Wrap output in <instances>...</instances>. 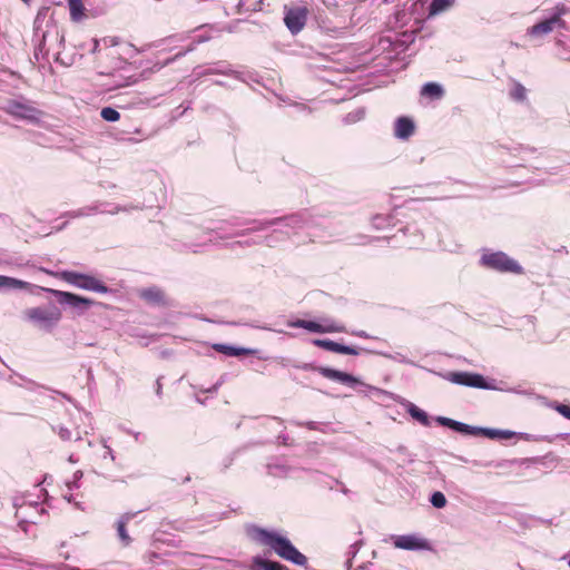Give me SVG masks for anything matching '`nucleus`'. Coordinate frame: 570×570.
Returning <instances> with one entry per match:
<instances>
[{"label":"nucleus","mask_w":570,"mask_h":570,"mask_svg":"<svg viewBox=\"0 0 570 570\" xmlns=\"http://www.w3.org/2000/svg\"><path fill=\"white\" fill-rule=\"evenodd\" d=\"M421 95L438 100L444 96V89L440 83L426 82L421 89Z\"/></svg>","instance_id":"22"},{"label":"nucleus","mask_w":570,"mask_h":570,"mask_svg":"<svg viewBox=\"0 0 570 570\" xmlns=\"http://www.w3.org/2000/svg\"><path fill=\"white\" fill-rule=\"evenodd\" d=\"M60 304L69 305L70 307L78 309L79 312L85 311L94 304V301L87 297H82L69 292L52 291Z\"/></svg>","instance_id":"14"},{"label":"nucleus","mask_w":570,"mask_h":570,"mask_svg":"<svg viewBox=\"0 0 570 570\" xmlns=\"http://www.w3.org/2000/svg\"><path fill=\"white\" fill-rule=\"evenodd\" d=\"M567 12L568 9L564 6L556 7L549 16L528 28L527 36L533 40H541L556 30L566 29L563 16Z\"/></svg>","instance_id":"4"},{"label":"nucleus","mask_w":570,"mask_h":570,"mask_svg":"<svg viewBox=\"0 0 570 570\" xmlns=\"http://www.w3.org/2000/svg\"><path fill=\"white\" fill-rule=\"evenodd\" d=\"M21 509H22V507H21V508H19V509L16 511V514H17V517H18V518H19V514H20Z\"/></svg>","instance_id":"52"},{"label":"nucleus","mask_w":570,"mask_h":570,"mask_svg":"<svg viewBox=\"0 0 570 570\" xmlns=\"http://www.w3.org/2000/svg\"><path fill=\"white\" fill-rule=\"evenodd\" d=\"M430 502L434 508L441 509L445 507L446 498L442 492L436 491L431 495Z\"/></svg>","instance_id":"36"},{"label":"nucleus","mask_w":570,"mask_h":570,"mask_svg":"<svg viewBox=\"0 0 570 570\" xmlns=\"http://www.w3.org/2000/svg\"><path fill=\"white\" fill-rule=\"evenodd\" d=\"M98 46H99L98 41H97V40H95L94 51H96V50L98 49Z\"/></svg>","instance_id":"50"},{"label":"nucleus","mask_w":570,"mask_h":570,"mask_svg":"<svg viewBox=\"0 0 570 570\" xmlns=\"http://www.w3.org/2000/svg\"><path fill=\"white\" fill-rule=\"evenodd\" d=\"M480 264L500 273L523 274L522 266L503 252L484 250L480 257Z\"/></svg>","instance_id":"5"},{"label":"nucleus","mask_w":570,"mask_h":570,"mask_svg":"<svg viewBox=\"0 0 570 570\" xmlns=\"http://www.w3.org/2000/svg\"><path fill=\"white\" fill-rule=\"evenodd\" d=\"M194 73L197 77H203V76H208V75H226V76H232V77L238 78V72L230 69L229 66H227L225 63H215L214 66H210L206 69L198 67L194 70Z\"/></svg>","instance_id":"17"},{"label":"nucleus","mask_w":570,"mask_h":570,"mask_svg":"<svg viewBox=\"0 0 570 570\" xmlns=\"http://www.w3.org/2000/svg\"><path fill=\"white\" fill-rule=\"evenodd\" d=\"M82 478V472L81 471H76L73 473V478L71 481H67L66 482V487L68 488L69 491L78 488V481Z\"/></svg>","instance_id":"38"},{"label":"nucleus","mask_w":570,"mask_h":570,"mask_svg":"<svg viewBox=\"0 0 570 570\" xmlns=\"http://www.w3.org/2000/svg\"><path fill=\"white\" fill-rule=\"evenodd\" d=\"M63 498H65L69 503H71V502H72V495H71V494H69V493H65V494H63Z\"/></svg>","instance_id":"48"},{"label":"nucleus","mask_w":570,"mask_h":570,"mask_svg":"<svg viewBox=\"0 0 570 570\" xmlns=\"http://www.w3.org/2000/svg\"><path fill=\"white\" fill-rule=\"evenodd\" d=\"M315 346L322 347L326 351L346 354V355H358L360 351L356 347L343 345L331 340L315 338L313 340Z\"/></svg>","instance_id":"16"},{"label":"nucleus","mask_w":570,"mask_h":570,"mask_svg":"<svg viewBox=\"0 0 570 570\" xmlns=\"http://www.w3.org/2000/svg\"><path fill=\"white\" fill-rule=\"evenodd\" d=\"M446 381L470 387H476L482 390H498V391H507L501 386L495 385L494 380L488 381L481 374L469 373V372H449L443 376ZM508 392H517L513 389L508 390Z\"/></svg>","instance_id":"6"},{"label":"nucleus","mask_w":570,"mask_h":570,"mask_svg":"<svg viewBox=\"0 0 570 570\" xmlns=\"http://www.w3.org/2000/svg\"><path fill=\"white\" fill-rule=\"evenodd\" d=\"M392 223V218L389 215H375L372 218V225L376 229H383L386 226H390Z\"/></svg>","instance_id":"32"},{"label":"nucleus","mask_w":570,"mask_h":570,"mask_svg":"<svg viewBox=\"0 0 570 570\" xmlns=\"http://www.w3.org/2000/svg\"><path fill=\"white\" fill-rule=\"evenodd\" d=\"M480 435L491 440H509L515 436L517 433L510 430L480 428Z\"/></svg>","instance_id":"20"},{"label":"nucleus","mask_w":570,"mask_h":570,"mask_svg":"<svg viewBox=\"0 0 570 570\" xmlns=\"http://www.w3.org/2000/svg\"><path fill=\"white\" fill-rule=\"evenodd\" d=\"M57 433L60 436V439L63 440V441L71 440V431L68 428L59 426L57 429Z\"/></svg>","instance_id":"39"},{"label":"nucleus","mask_w":570,"mask_h":570,"mask_svg":"<svg viewBox=\"0 0 570 570\" xmlns=\"http://www.w3.org/2000/svg\"><path fill=\"white\" fill-rule=\"evenodd\" d=\"M51 29H52V31H55V33H56L57 38L59 39V41L60 42L63 41V36L59 33L57 27L51 24Z\"/></svg>","instance_id":"44"},{"label":"nucleus","mask_w":570,"mask_h":570,"mask_svg":"<svg viewBox=\"0 0 570 570\" xmlns=\"http://www.w3.org/2000/svg\"><path fill=\"white\" fill-rule=\"evenodd\" d=\"M454 424H455L454 431H456V432L469 434V435H480V428L479 426L468 425V424L462 423V422H458V423H454Z\"/></svg>","instance_id":"33"},{"label":"nucleus","mask_w":570,"mask_h":570,"mask_svg":"<svg viewBox=\"0 0 570 570\" xmlns=\"http://www.w3.org/2000/svg\"><path fill=\"white\" fill-rule=\"evenodd\" d=\"M23 2L28 3L30 0H22Z\"/></svg>","instance_id":"54"},{"label":"nucleus","mask_w":570,"mask_h":570,"mask_svg":"<svg viewBox=\"0 0 570 570\" xmlns=\"http://www.w3.org/2000/svg\"><path fill=\"white\" fill-rule=\"evenodd\" d=\"M100 116L104 120L109 121V122H115V121L119 120V118H120V114L111 107L102 108L100 111Z\"/></svg>","instance_id":"34"},{"label":"nucleus","mask_w":570,"mask_h":570,"mask_svg":"<svg viewBox=\"0 0 570 570\" xmlns=\"http://www.w3.org/2000/svg\"><path fill=\"white\" fill-rule=\"evenodd\" d=\"M287 325L318 334L346 332V327L343 324L327 317H322L318 321L295 320L289 321Z\"/></svg>","instance_id":"8"},{"label":"nucleus","mask_w":570,"mask_h":570,"mask_svg":"<svg viewBox=\"0 0 570 570\" xmlns=\"http://www.w3.org/2000/svg\"><path fill=\"white\" fill-rule=\"evenodd\" d=\"M4 111L16 119L27 120L29 122H37L41 115L37 108L18 100L8 101Z\"/></svg>","instance_id":"9"},{"label":"nucleus","mask_w":570,"mask_h":570,"mask_svg":"<svg viewBox=\"0 0 570 570\" xmlns=\"http://www.w3.org/2000/svg\"><path fill=\"white\" fill-rule=\"evenodd\" d=\"M351 334L363 338L370 337V335L365 331H352Z\"/></svg>","instance_id":"42"},{"label":"nucleus","mask_w":570,"mask_h":570,"mask_svg":"<svg viewBox=\"0 0 570 570\" xmlns=\"http://www.w3.org/2000/svg\"><path fill=\"white\" fill-rule=\"evenodd\" d=\"M311 222V216L308 213H296L286 217L269 219V220H242L237 217H233L228 220L223 222L219 226L212 229V232H222L226 229V226L240 227L245 225L252 224L253 226L248 228L246 232H237L233 234V236H243L247 232H261L265 230L269 227L276 226L275 230H283L285 228L298 229L307 226Z\"/></svg>","instance_id":"2"},{"label":"nucleus","mask_w":570,"mask_h":570,"mask_svg":"<svg viewBox=\"0 0 570 570\" xmlns=\"http://www.w3.org/2000/svg\"><path fill=\"white\" fill-rule=\"evenodd\" d=\"M405 409H406V412L414 420H416L417 422H420L421 424H423L425 426L430 425V420H429L428 414L423 410L417 407L415 404H413L411 402H406L405 403Z\"/></svg>","instance_id":"24"},{"label":"nucleus","mask_w":570,"mask_h":570,"mask_svg":"<svg viewBox=\"0 0 570 570\" xmlns=\"http://www.w3.org/2000/svg\"><path fill=\"white\" fill-rule=\"evenodd\" d=\"M262 1L263 0H258L255 4H248L246 0H237L234 4L226 3V7H233L235 9V13L258 11L261 9Z\"/></svg>","instance_id":"25"},{"label":"nucleus","mask_w":570,"mask_h":570,"mask_svg":"<svg viewBox=\"0 0 570 570\" xmlns=\"http://www.w3.org/2000/svg\"><path fill=\"white\" fill-rule=\"evenodd\" d=\"M558 413H560L563 417L570 420V406L566 404H558L556 406Z\"/></svg>","instance_id":"40"},{"label":"nucleus","mask_w":570,"mask_h":570,"mask_svg":"<svg viewBox=\"0 0 570 570\" xmlns=\"http://www.w3.org/2000/svg\"><path fill=\"white\" fill-rule=\"evenodd\" d=\"M219 385H220V383H217V384L213 385L212 387L205 390V392L215 393V392H217Z\"/></svg>","instance_id":"46"},{"label":"nucleus","mask_w":570,"mask_h":570,"mask_svg":"<svg viewBox=\"0 0 570 570\" xmlns=\"http://www.w3.org/2000/svg\"><path fill=\"white\" fill-rule=\"evenodd\" d=\"M248 533L253 540L271 548L279 558L297 566H305L307 563V558L281 532L252 527Z\"/></svg>","instance_id":"1"},{"label":"nucleus","mask_w":570,"mask_h":570,"mask_svg":"<svg viewBox=\"0 0 570 570\" xmlns=\"http://www.w3.org/2000/svg\"><path fill=\"white\" fill-rule=\"evenodd\" d=\"M60 278L80 289L90 291L100 294H107L109 288L92 275L82 274L73 271H63Z\"/></svg>","instance_id":"7"},{"label":"nucleus","mask_w":570,"mask_h":570,"mask_svg":"<svg viewBox=\"0 0 570 570\" xmlns=\"http://www.w3.org/2000/svg\"><path fill=\"white\" fill-rule=\"evenodd\" d=\"M118 537L125 546L130 543V537L126 530V520H119L117 523Z\"/></svg>","instance_id":"35"},{"label":"nucleus","mask_w":570,"mask_h":570,"mask_svg":"<svg viewBox=\"0 0 570 570\" xmlns=\"http://www.w3.org/2000/svg\"><path fill=\"white\" fill-rule=\"evenodd\" d=\"M393 360H396L399 362H402V363H407V361L405 360V357L401 354H397L396 356H393L392 357Z\"/></svg>","instance_id":"47"},{"label":"nucleus","mask_w":570,"mask_h":570,"mask_svg":"<svg viewBox=\"0 0 570 570\" xmlns=\"http://www.w3.org/2000/svg\"><path fill=\"white\" fill-rule=\"evenodd\" d=\"M140 296L155 305H161L165 304V295L164 292L157 287H149L146 289H142L140 293Z\"/></svg>","instance_id":"21"},{"label":"nucleus","mask_w":570,"mask_h":570,"mask_svg":"<svg viewBox=\"0 0 570 570\" xmlns=\"http://www.w3.org/2000/svg\"><path fill=\"white\" fill-rule=\"evenodd\" d=\"M213 347L215 351L223 353L227 356H242V355H250V354L256 353V350H253V348L237 347V346L220 344V343L214 344Z\"/></svg>","instance_id":"18"},{"label":"nucleus","mask_w":570,"mask_h":570,"mask_svg":"<svg viewBox=\"0 0 570 570\" xmlns=\"http://www.w3.org/2000/svg\"><path fill=\"white\" fill-rule=\"evenodd\" d=\"M453 3V0H433L429 7V14L435 16L446 11Z\"/></svg>","instance_id":"27"},{"label":"nucleus","mask_w":570,"mask_h":570,"mask_svg":"<svg viewBox=\"0 0 570 570\" xmlns=\"http://www.w3.org/2000/svg\"><path fill=\"white\" fill-rule=\"evenodd\" d=\"M415 131L414 121L410 117H399L394 121L393 132L400 140H407Z\"/></svg>","instance_id":"15"},{"label":"nucleus","mask_w":570,"mask_h":570,"mask_svg":"<svg viewBox=\"0 0 570 570\" xmlns=\"http://www.w3.org/2000/svg\"><path fill=\"white\" fill-rule=\"evenodd\" d=\"M35 29H36V37H40V46H45L48 39V31H43L41 36L39 35L40 31V19L37 17L35 21Z\"/></svg>","instance_id":"37"},{"label":"nucleus","mask_w":570,"mask_h":570,"mask_svg":"<svg viewBox=\"0 0 570 570\" xmlns=\"http://www.w3.org/2000/svg\"><path fill=\"white\" fill-rule=\"evenodd\" d=\"M317 371L323 377L340 382V383L351 386V387H355L356 385H363V386L367 387L368 390H376L373 386L365 385L356 376L345 373V372H342V371H338V370H334L331 367H318Z\"/></svg>","instance_id":"13"},{"label":"nucleus","mask_w":570,"mask_h":570,"mask_svg":"<svg viewBox=\"0 0 570 570\" xmlns=\"http://www.w3.org/2000/svg\"><path fill=\"white\" fill-rule=\"evenodd\" d=\"M120 210H127L126 208H121L118 206L112 207L111 209H100L98 205L83 207L81 209H78L76 212H72L70 214L71 217H82V216H90L97 213H108V214H117Z\"/></svg>","instance_id":"19"},{"label":"nucleus","mask_w":570,"mask_h":570,"mask_svg":"<svg viewBox=\"0 0 570 570\" xmlns=\"http://www.w3.org/2000/svg\"><path fill=\"white\" fill-rule=\"evenodd\" d=\"M416 244H417V242H413V243L405 242L403 245L411 247V246L416 245Z\"/></svg>","instance_id":"49"},{"label":"nucleus","mask_w":570,"mask_h":570,"mask_svg":"<svg viewBox=\"0 0 570 570\" xmlns=\"http://www.w3.org/2000/svg\"><path fill=\"white\" fill-rule=\"evenodd\" d=\"M70 16L73 20L80 19L83 13V4L81 0H68Z\"/></svg>","instance_id":"30"},{"label":"nucleus","mask_w":570,"mask_h":570,"mask_svg":"<svg viewBox=\"0 0 570 570\" xmlns=\"http://www.w3.org/2000/svg\"><path fill=\"white\" fill-rule=\"evenodd\" d=\"M438 422L444 426L452 429V430L455 429L454 423H458V421H454V420L448 419V417H443V416L438 417Z\"/></svg>","instance_id":"41"},{"label":"nucleus","mask_w":570,"mask_h":570,"mask_svg":"<svg viewBox=\"0 0 570 570\" xmlns=\"http://www.w3.org/2000/svg\"><path fill=\"white\" fill-rule=\"evenodd\" d=\"M75 504H76V507H77V508H79L80 510H85V508H83V507H81L79 502H76Z\"/></svg>","instance_id":"51"},{"label":"nucleus","mask_w":570,"mask_h":570,"mask_svg":"<svg viewBox=\"0 0 570 570\" xmlns=\"http://www.w3.org/2000/svg\"><path fill=\"white\" fill-rule=\"evenodd\" d=\"M366 110L364 107H358L344 117V122L347 125L356 124L365 118Z\"/></svg>","instance_id":"28"},{"label":"nucleus","mask_w":570,"mask_h":570,"mask_svg":"<svg viewBox=\"0 0 570 570\" xmlns=\"http://www.w3.org/2000/svg\"><path fill=\"white\" fill-rule=\"evenodd\" d=\"M304 425L307 429H309V430H317V423L316 422L311 421V422L305 423Z\"/></svg>","instance_id":"45"},{"label":"nucleus","mask_w":570,"mask_h":570,"mask_svg":"<svg viewBox=\"0 0 570 570\" xmlns=\"http://www.w3.org/2000/svg\"><path fill=\"white\" fill-rule=\"evenodd\" d=\"M100 443H101V453L99 454L100 459L102 461H111V462H115V454H114V451L108 445V440L106 438H101L100 439Z\"/></svg>","instance_id":"31"},{"label":"nucleus","mask_w":570,"mask_h":570,"mask_svg":"<svg viewBox=\"0 0 570 570\" xmlns=\"http://www.w3.org/2000/svg\"><path fill=\"white\" fill-rule=\"evenodd\" d=\"M253 563L261 570H289L287 567L276 561H269L261 557H255Z\"/></svg>","instance_id":"26"},{"label":"nucleus","mask_w":570,"mask_h":570,"mask_svg":"<svg viewBox=\"0 0 570 570\" xmlns=\"http://www.w3.org/2000/svg\"><path fill=\"white\" fill-rule=\"evenodd\" d=\"M110 43L114 46V45H116V41L114 39H111Z\"/></svg>","instance_id":"53"},{"label":"nucleus","mask_w":570,"mask_h":570,"mask_svg":"<svg viewBox=\"0 0 570 570\" xmlns=\"http://www.w3.org/2000/svg\"><path fill=\"white\" fill-rule=\"evenodd\" d=\"M61 318L62 312L55 304L35 306L23 311V320L45 333L55 331Z\"/></svg>","instance_id":"3"},{"label":"nucleus","mask_w":570,"mask_h":570,"mask_svg":"<svg viewBox=\"0 0 570 570\" xmlns=\"http://www.w3.org/2000/svg\"><path fill=\"white\" fill-rule=\"evenodd\" d=\"M393 546L401 550L422 551L430 550V542L417 533L392 535Z\"/></svg>","instance_id":"10"},{"label":"nucleus","mask_w":570,"mask_h":570,"mask_svg":"<svg viewBox=\"0 0 570 570\" xmlns=\"http://www.w3.org/2000/svg\"><path fill=\"white\" fill-rule=\"evenodd\" d=\"M422 8L423 3L420 1H415L411 4V12H407L405 9L402 11H397L395 18L399 26L401 28L409 26L411 32L417 31L422 22V16L419 13V11Z\"/></svg>","instance_id":"11"},{"label":"nucleus","mask_w":570,"mask_h":570,"mask_svg":"<svg viewBox=\"0 0 570 570\" xmlns=\"http://www.w3.org/2000/svg\"><path fill=\"white\" fill-rule=\"evenodd\" d=\"M521 439L525 440V441H534V436L531 435V434H528V433H520L519 434Z\"/></svg>","instance_id":"43"},{"label":"nucleus","mask_w":570,"mask_h":570,"mask_svg":"<svg viewBox=\"0 0 570 570\" xmlns=\"http://www.w3.org/2000/svg\"><path fill=\"white\" fill-rule=\"evenodd\" d=\"M29 286L30 284L24 281L0 275V289H24Z\"/></svg>","instance_id":"23"},{"label":"nucleus","mask_w":570,"mask_h":570,"mask_svg":"<svg viewBox=\"0 0 570 570\" xmlns=\"http://www.w3.org/2000/svg\"><path fill=\"white\" fill-rule=\"evenodd\" d=\"M510 96L513 100L522 102L527 99V89L520 82H514L510 90Z\"/></svg>","instance_id":"29"},{"label":"nucleus","mask_w":570,"mask_h":570,"mask_svg":"<svg viewBox=\"0 0 570 570\" xmlns=\"http://www.w3.org/2000/svg\"><path fill=\"white\" fill-rule=\"evenodd\" d=\"M307 13L308 10L306 7H285L284 22L293 35L298 33L304 28Z\"/></svg>","instance_id":"12"}]
</instances>
